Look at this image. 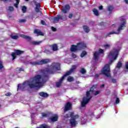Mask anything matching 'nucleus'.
I'll use <instances>...</instances> for the list:
<instances>
[{"label": "nucleus", "mask_w": 128, "mask_h": 128, "mask_svg": "<svg viewBox=\"0 0 128 128\" xmlns=\"http://www.w3.org/2000/svg\"><path fill=\"white\" fill-rule=\"evenodd\" d=\"M60 70V63H53L48 68L40 70V74H42V75L38 74L32 76L30 78V80H44V78H46L48 74H56V70Z\"/></svg>", "instance_id": "f257e3e1"}, {"label": "nucleus", "mask_w": 128, "mask_h": 128, "mask_svg": "<svg viewBox=\"0 0 128 128\" xmlns=\"http://www.w3.org/2000/svg\"><path fill=\"white\" fill-rule=\"evenodd\" d=\"M120 50V48L118 49H114L109 53L108 56V59L110 60L109 64H106L101 70L102 74L107 78H110V66L114 62V60H116Z\"/></svg>", "instance_id": "f03ea898"}, {"label": "nucleus", "mask_w": 128, "mask_h": 128, "mask_svg": "<svg viewBox=\"0 0 128 128\" xmlns=\"http://www.w3.org/2000/svg\"><path fill=\"white\" fill-rule=\"evenodd\" d=\"M118 20H120L119 28H118V24H112L111 28L114 30L108 33V36H110V34H120V31L124 28L126 24V20L124 18V16L119 18ZM116 30H117L116 31Z\"/></svg>", "instance_id": "7ed1b4c3"}, {"label": "nucleus", "mask_w": 128, "mask_h": 128, "mask_svg": "<svg viewBox=\"0 0 128 128\" xmlns=\"http://www.w3.org/2000/svg\"><path fill=\"white\" fill-rule=\"evenodd\" d=\"M45 82H46V80H28L23 83V86H27L30 88H34L36 90H38Z\"/></svg>", "instance_id": "20e7f679"}, {"label": "nucleus", "mask_w": 128, "mask_h": 128, "mask_svg": "<svg viewBox=\"0 0 128 128\" xmlns=\"http://www.w3.org/2000/svg\"><path fill=\"white\" fill-rule=\"evenodd\" d=\"M70 115L68 114H66L64 116V118H71L70 120V124H71L72 126H76L78 124V121H76V120H80V118L78 114L74 115V112H70Z\"/></svg>", "instance_id": "39448f33"}, {"label": "nucleus", "mask_w": 128, "mask_h": 128, "mask_svg": "<svg viewBox=\"0 0 128 128\" xmlns=\"http://www.w3.org/2000/svg\"><path fill=\"white\" fill-rule=\"evenodd\" d=\"M86 48V44L84 42H80L77 44V46L72 45L70 48L71 52H76V50H80Z\"/></svg>", "instance_id": "423d86ee"}, {"label": "nucleus", "mask_w": 128, "mask_h": 128, "mask_svg": "<svg viewBox=\"0 0 128 128\" xmlns=\"http://www.w3.org/2000/svg\"><path fill=\"white\" fill-rule=\"evenodd\" d=\"M104 50L102 49H99L98 51H96L94 53L93 60L98 62L100 58L104 56Z\"/></svg>", "instance_id": "0eeeda50"}, {"label": "nucleus", "mask_w": 128, "mask_h": 128, "mask_svg": "<svg viewBox=\"0 0 128 128\" xmlns=\"http://www.w3.org/2000/svg\"><path fill=\"white\" fill-rule=\"evenodd\" d=\"M76 66H73L71 69L69 71L67 72L61 78L60 80H66L68 76H70V74H72V73L74 72V70H76Z\"/></svg>", "instance_id": "6e6552de"}, {"label": "nucleus", "mask_w": 128, "mask_h": 128, "mask_svg": "<svg viewBox=\"0 0 128 128\" xmlns=\"http://www.w3.org/2000/svg\"><path fill=\"white\" fill-rule=\"evenodd\" d=\"M48 62H50L49 59L42 60L40 61L31 62V64H32V66H39L42 64H48Z\"/></svg>", "instance_id": "1a4fd4ad"}, {"label": "nucleus", "mask_w": 128, "mask_h": 128, "mask_svg": "<svg viewBox=\"0 0 128 128\" xmlns=\"http://www.w3.org/2000/svg\"><path fill=\"white\" fill-rule=\"evenodd\" d=\"M92 97L90 96V98H89L84 97L82 98V102H81V107L84 108V106H86V104L90 102V100H92Z\"/></svg>", "instance_id": "9d476101"}, {"label": "nucleus", "mask_w": 128, "mask_h": 128, "mask_svg": "<svg viewBox=\"0 0 128 128\" xmlns=\"http://www.w3.org/2000/svg\"><path fill=\"white\" fill-rule=\"evenodd\" d=\"M72 104L70 102H66V104L64 106V112L66 113V112L68 110H72Z\"/></svg>", "instance_id": "9b49d317"}, {"label": "nucleus", "mask_w": 128, "mask_h": 128, "mask_svg": "<svg viewBox=\"0 0 128 128\" xmlns=\"http://www.w3.org/2000/svg\"><path fill=\"white\" fill-rule=\"evenodd\" d=\"M24 51H22L20 50H15L14 52H12L11 54V56L12 58V60H14L16 58V56H20V54H24Z\"/></svg>", "instance_id": "f8f14e48"}, {"label": "nucleus", "mask_w": 128, "mask_h": 128, "mask_svg": "<svg viewBox=\"0 0 128 128\" xmlns=\"http://www.w3.org/2000/svg\"><path fill=\"white\" fill-rule=\"evenodd\" d=\"M70 5L66 4L64 6H62V12H63V14H66V12H70Z\"/></svg>", "instance_id": "ddd939ff"}, {"label": "nucleus", "mask_w": 128, "mask_h": 128, "mask_svg": "<svg viewBox=\"0 0 128 128\" xmlns=\"http://www.w3.org/2000/svg\"><path fill=\"white\" fill-rule=\"evenodd\" d=\"M60 20H62V16L60 15H58L56 17L53 18L52 19V20L53 22L56 23V22H58Z\"/></svg>", "instance_id": "4468645a"}, {"label": "nucleus", "mask_w": 128, "mask_h": 128, "mask_svg": "<svg viewBox=\"0 0 128 128\" xmlns=\"http://www.w3.org/2000/svg\"><path fill=\"white\" fill-rule=\"evenodd\" d=\"M50 120L51 122H58V114H56L54 116L50 118Z\"/></svg>", "instance_id": "2eb2a0df"}, {"label": "nucleus", "mask_w": 128, "mask_h": 128, "mask_svg": "<svg viewBox=\"0 0 128 128\" xmlns=\"http://www.w3.org/2000/svg\"><path fill=\"white\" fill-rule=\"evenodd\" d=\"M42 118H48V116H51L53 115L52 113L50 112H48L46 114L45 112H42Z\"/></svg>", "instance_id": "dca6fc26"}, {"label": "nucleus", "mask_w": 128, "mask_h": 128, "mask_svg": "<svg viewBox=\"0 0 128 128\" xmlns=\"http://www.w3.org/2000/svg\"><path fill=\"white\" fill-rule=\"evenodd\" d=\"M34 34H36L37 36H44V33L38 29H36L34 30Z\"/></svg>", "instance_id": "f3484780"}, {"label": "nucleus", "mask_w": 128, "mask_h": 128, "mask_svg": "<svg viewBox=\"0 0 128 128\" xmlns=\"http://www.w3.org/2000/svg\"><path fill=\"white\" fill-rule=\"evenodd\" d=\"M38 94L40 96H42V98H48V94L44 92H40L38 93Z\"/></svg>", "instance_id": "a211bd4d"}, {"label": "nucleus", "mask_w": 128, "mask_h": 128, "mask_svg": "<svg viewBox=\"0 0 128 128\" xmlns=\"http://www.w3.org/2000/svg\"><path fill=\"white\" fill-rule=\"evenodd\" d=\"M63 82V80H59L58 82H56V88H60Z\"/></svg>", "instance_id": "6ab92c4d"}, {"label": "nucleus", "mask_w": 128, "mask_h": 128, "mask_svg": "<svg viewBox=\"0 0 128 128\" xmlns=\"http://www.w3.org/2000/svg\"><path fill=\"white\" fill-rule=\"evenodd\" d=\"M98 88V84H94L90 88V92H94L95 90H96Z\"/></svg>", "instance_id": "aec40b11"}, {"label": "nucleus", "mask_w": 128, "mask_h": 128, "mask_svg": "<svg viewBox=\"0 0 128 128\" xmlns=\"http://www.w3.org/2000/svg\"><path fill=\"white\" fill-rule=\"evenodd\" d=\"M80 72L82 74H86V70L84 68H81L80 70Z\"/></svg>", "instance_id": "412c9836"}, {"label": "nucleus", "mask_w": 128, "mask_h": 128, "mask_svg": "<svg viewBox=\"0 0 128 128\" xmlns=\"http://www.w3.org/2000/svg\"><path fill=\"white\" fill-rule=\"evenodd\" d=\"M36 128H50V127L46 124H40L39 127H37Z\"/></svg>", "instance_id": "4be33fe9"}, {"label": "nucleus", "mask_w": 128, "mask_h": 128, "mask_svg": "<svg viewBox=\"0 0 128 128\" xmlns=\"http://www.w3.org/2000/svg\"><path fill=\"white\" fill-rule=\"evenodd\" d=\"M31 44L34 46H38L40 44H42V41L36 42V41H32L30 42Z\"/></svg>", "instance_id": "5701e85b"}, {"label": "nucleus", "mask_w": 128, "mask_h": 128, "mask_svg": "<svg viewBox=\"0 0 128 128\" xmlns=\"http://www.w3.org/2000/svg\"><path fill=\"white\" fill-rule=\"evenodd\" d=\"M22 38H25V40H32V38L30 36H26L24 34H22L21 36Z\"/></svg>", "instance_id": "b1692460"}, {"label": "nucleus", "mask_w": 128, "mask_h": 128, "mask_svg": "<svg viewBox=\"0 0 128 128\" xmlns=\"http://www.w3.org/2000/svg\"><path fill=\"white\" fill-rule=\"evenodd\" d=\"M83 30L85 32H90V28L86 26H83Z\"/></svg>", "instance_id": "393cba45"}, {"label": "nucleus", "mask_w": 128, "mask_h": 128, "mask_svg": "<svg viewBox=\"0 0 128 128\" xmlns=\"http://www.w3.org/2000/svg\"><path fill=\"white\" fill-rule=\"evenodd\" d=\"M92 12L95 16H100V13L98 12V10L94 8L93 9Z\"/></svg>", "instance_id": "a878e982"}, {"label": "nucleus", "mask_w": 128, "mask_h": 128, "mask_svg": "<svg viewBox=\"0 0 128 128\" xmlns=\"http://www.w3.org/2000/svg\"><path fill=\"white\" fill-rule=\"evenodd\" d=\"M52 50L54 52H56L58 50V46L56 44H54L52 46Z\"/></svg>", "instance_id": "bb28decb"}, {"label": "nucleus", "mask_w": 128, "mask_h": 128, "mask_svg": "<svg viewBox=\"0 0 128 128\" xmlns=\"http://www.w3.org/2000/svg\"><path fill=\"white\" fill-rule=\"evenodd\" d=\"M16 72H17V74H19V72H24V69L22 68H16Z\"/></svg>", "instance_id": "cd10ccee"}, {"label": "nucleus", "mask_w": 128, "mask_h": 128, "mask_svg": "<svg viewBox=\"0 0 128 128\" xmlns=\"http://www.w3.org/2000/svg\"><path fill=\"white\" fill-rule=\"evenodd\" d=\"M103 46L104 48H110V43H106Z\"/></svg>", "instance_id": "c85d7f7f"}, {"label": "nucleus", "mask_w": 128, "mask_h": 128, "mask_svg": "<svg viewBox=\"0 0 128 128\" xmlns=\"http://www.w3.org/2000/svg\"><path fill=\"white\" fill-rule=\"evenodd\" d=\"M113 10H114V6H109L108 8V10L110 12V14H112V12Z\"/></svg>", "instance_id": "c756f323"}, {"label": "nucleus", "mask_w": 128, "mask_h": 128, "mask_svg": "<svg viewBox=\"0 0 128 128\" xmlns=\"http://www.w3.org/2000/svg\"><path fill=\"white\" fill-rule=\"evenodd\" d=\"M11 38H12L13 40H16V39L18 38V36H16V35L12 34L11 35Z\"/></svg>", "instance_id": "7c9ffc66"}, {"label": "nucleus", "mask_w": 128, "mask_h": 128, "mask_svg": "<svg viewBox=\"0 0 128 128\" xmlns=\"http://www.w3.org/2000/svg\"><path fill=\"white\" fill-rule=\"evenodd\" d=\"M90 90L89 91H87L86 92V98H88L90 97Z\"/></svg>", "instance_id": "2f4dec72"}, {"label": "nucleus", "mask_w": 128, "mask_h": 128, "mask_svg": "<svg viewBox=\"0 0 128 128\" xmlns=\"http://www.w3.org/2000/svg\"><path fill=\"white\" fill-rule=\"evenodd\" d=\"M122 66V62H119L117 64L116 68H120Z\"/></svg>", "instance_id": "473e14b6"}, {"label": "nucleus", "mask_w": 128, "mask_h": 128, "mask_svg": "<svg viewBox=\"0 0 128 128\" xmlns=\"http://www.w3.org/2000/svg\"><path fill=\"white\" fill-rule=\"evenodd\" d=\"M2 68H4V66L2 65V62L0 60V72L2 70Z\"/></svg>", "instance_id": "72a5a7b5"}, {"label": "nucleus", "mask_w": 128, "mask_h": 128, "mask_svg": "<svg viewBox=\"0 0 128 128\" xmlns=\"http://www.w3.org/2000/svg\"><path fill=\"white\" fill-rule=\"evenodd\" d=\"M16 4H14V6H15V8H18V4H20V0H16Z\"/></svg>", "instance_id": "f704fd0d"}, {"label": "nucleus", "mask_w": 128, "mask_h": 128, "mask_svg": "<svg viewBox=\"0 0 128 128\" xmlns=\"http://www.w3.org/2000/svg\"><path fill=\"white\" fill-rule=\"evenodd\" d=\"M86 54V52L83 51L80 55L81 58H84Z\"/></svg>", "instance_id": "c9c22d12"}, {"label": "nucleus", "mask_w": 128, "mask_h": 128, "mask_svg": "<svg viewBox=\"0 0 128 128\" xmlns=\"http://www.w3.org/2000/svg\"><path fill=\"white\" fill-rule=\"evenodd\" d=\"M22 12L24 14L26 12V6H23L22 8Z\"/></svg>", "instance_id": "e433bc0d"}, {"label": "nucleus", "mask_w": 128, "mask_h": 128, "mask_svg": "<svg viewBox=\"0 0 128 128\" xmlns=\"http://www.w3.org/2000/svg\"><path fill=\"white\" fill-rule=\"evenodd\" d=\"M74 80V77L71 76H69L67 78V80Z\"/></svg>", "instance_id": "4c0bfd02"}, {"label": "nucleus", "mask_w": 128, "mask_h": 128, "mask_svg": "<svg viewBox=\"0 0 128 128\" xmlns=\"http://www.w3.org/2000/svg\"><path fill=\"white\" fill-rule=\"evenodd\" d=\"M100 94V92L99 90H96L95 92L94 96H98V94Z\"/></svg>", "instance_id": "58836bf2"}, {"label": "nucleus", "mask_w": 128, "mask_h": 128, "mask_svg": "<svg viewBox=\"0 0 128 128\" xmlns=\"http://www.w3.org/2000/svg\"><path fill=\"white\" fill-rule=\"evenodd\" d=\"M44 52H45V54H50V51L48 50H44Z\"/></svg>", "instance_id": "ea45409f"}, {"label": "nucleus", "mask_w": 128, "mask_h": 128, "mask_svg": "<svg viewBox=\"0 0 128 128\" xmlns=\"http://www.w3.org/2000/svg\"><path fill=\"white\" fill-rule=\"evenodd\" d=\"M125 67H126V71L128 72V62H126Z\"/></svg>", "instance_id": "a19ab883"}, {"label": "nucleus", "mask_w": 128, "mask_h": 128, "mask_svg": "<svg viewBox=\"0 0 128 128\" xmlns=\"http://www.w3.org/2000/svg\"><path fill=\"white\" fill-rule=\"evenodd\" d=\"M120 103V98H116V104H119Z\"/></svg>", "instance_id": "79ce46f5"}, {"label": "nucleus", "mask_w": 128, "mask_h": 128, "mask_svg": "<svg viewBox=\"0 0 128 128\" xmlns=\"http://www.w3.org/2000/svg\"><path fill=\"white\" fill-rule=\"evenodd\" d=\"M5 96H12V94H10V92H8L5 94Z\"/></svg>", "instance_id": "37998d69"}, {"label": "nucleus", "mask_w": 128, "mask_h": 128, "mask_svg": "<svg viewBox=\"0 0 128 128\" xmlns=\"http://www.w3.org/2000/svg\"><path fill=\"white\" fill-rule=\"evenodd\" d=\"M20 22H26V20L24 19H21L19 20Z\"/></svg>", "instance_id": "c03bdc74"}, {"label": "nucleus", "mask_w": 128, "mask_h": 128, "mask_svg": "<svg viewBox=\"0 0 128 128\" xmlns=\"http://www.w3.org/2000/svg\"><path fill=\"white\" fill-rule=\"evenodd\" d=\"M9 10L10 12H12V10H14V7L13 6H10L9 7Z\"/></svg>", "instance_id": "a18cd8bd"}, {"label": "nucleus", "mask_w": 128, "mask_h": 128, "mask_svg": "<svg viewBox=\"0 0 128 128\" xmlns=\"http://www.w3.org/2000/svg\"><path fill=\"white\" fill-rule=\"evenodd\" d=\"M72 16H73L72 14H70L68 16L69 18H72Z\"/></svg>", "instance_id": "49530a36"}, {"label": "nucleus", "mask_w": 128, "mask_h": 128, "mask_svg": "<svg viewBox=\"0 0 128 128\" xmlns=\"http://www.w3.org/2000/svg\"><path fill=\"white\" fill-rule=\"evenodd\" d=\"M52 30L53 32H56V28H54V27H52Z\"/></svg>", "instance_id": "de8ad7c7"}, {"label": "nucleus", "mask_w": 128, "mask_h": 128, "mask_svg": "<svg viewBox=\"0 0 128 128\" xmlns=\"http://www.w3.org/2000/svg\"><path fill=\"white\" fill-rule=\"evenodd\" d=\"M100 26H106V23H104V22H102V23L100 24Z\"/></svg>", "instance_id": "09e8293b"}, {"label": "nucleus", "mask_w": 128, "mask_h": 128, "mask_svg": "<svg viewBox=\"0 0 128 128\" xmlns=\"http://www.w3.org/2000/svg\"><path fill=\"white\" fill-rule=\"evenodd\" d=\"M72 57L74 58H76V56L75 54H72Z\"/></svg>", "instance_id": "8fccbe9b"}, {"label": "nucleus", "mask_w": 128, "mask_h": 128, "mask_svg": "<svg viewBox=\"0 0 128 128\" xmlns=\"http://www.w3.org/2000/svg\"><path fill=\"white\" fill-rule=\"evenodd\" d=\"M41 24H43V25L46 24V22L44 21V20H41Z\"/></svg>", "instance_id": "3c124183"}, {"label": "nucleus", "mask_w": 128, "mask_h": 128, "mask_svg": "<svg viewBox=\"0 0 128 128\" xmlns=\"http://www.w3.org/2000/svg\"><path fill=\"white\" fill-rule=\"evenodd\" d=\"M36 12H40L39 8H36Z\"/></svg>", "instance_id": "603ef678"}, {"label": "nucleus", "mask_w": 128, "mask_h": 128, "mask_svg": "<svg viewBox=\"0 0 128 128\" xmlns=\"http://www.w3.org/2000/svg\"><path fill=\"white\" fill-rule=\"evenodd\" d=\"M98 76H100L99 74H95V78H98Z\"/></svg>", "instance_id": "864d4df0"}, {"label": "nucleus", "mask_w": 128, "mask_h": 128, "mask_svg": "<svg viewBox=\"0 0 128 128\" xmlns=\"http://www.w3.org/2000/svg\"><path fill=\"white\" fill-rule=\"evenodd\" d=\"M99 10H102V6H99Z\"/></svg>", "instance_id": "5fc2aeb1"}, {"label": "nucleus", "mask_w": 128, "mask_h": 128, "mask_svg": "<svg viewBox=\"0 0 128 128\" xmlns=\"http://www.w3.org/2000/svg\"><path fill=\"white\" fill-rule=\"evenodd\" d=\"M36 8H40V4H38L36 5Z\"/></svg>", "instance_id": "6e6d98bb"}, {"label": "nucleus", "mask_w": 128, "mask_h": 128, "mask_svg": "<svg viewBox=\"0 0 128 128\" xmlns=\"http://www.w3.org/2000/svg\"><path fill=\"white\" fill-rule=\"evenodd\" d=\"M100 88H104V84H102L101 85Z\"/></svg>", "instance_id": "4d7b16f0"}, {"label": "nucleus", "mask_w": 128, "mask_h": 128, "mask_svg": "<svg viewBox=\"0 0 128 128\" xmlns=\"http://www.w3.org/2000/svg\"><path fill=\"white\" fill-rule=\"evenodd\" d=\"M20 84H18V88H20Z\"/></svg>", "instance_id": "13d9d810"}, {"label": "nucleus", "mask_w": 128, "mask_h": 128, "mask_svg": "<svg viewBox=\"0 0 128 128\" xmlns=\"http://www.w3.org/2000/svg\"><path fill=\"white\" fill-rule=\"evenodd\" d=\"M125 2L126 4H128V0H125Z\"/></svg>", "instance_id": "bf43d9fd"}, {"label": "nucleus", "mask_w": 128, "mask_h": 128, "mask_svg": "<svg viewBox=\"0 0 128 128\" xmlns=\"http://www.w3.org/2000/svg\"><path fill=\"white\" fill-rule=\"evenodd\" d=\"M8 18H12V16H8Z\"/></svg>", "instance_id": "052dcab7"}, {"label": "nucleus", "mask_w": 128, "mask_h": 128, "mask_svg": "<svg viewBox=\"0 0 128 128\" xmlns=\"http://www.w3.org/2000/svg\"><path fill=\"white\" fill-rule=\"evenodd\" d=\"M116 82V80H112V82L115 83Z\"/></svg>", "instance_id": "680f3d73"}, {"label": "nucleus", "mask_w": 128, "mask_h": 128, "mask_svg": "<svg viewBox=\"0 0 128 128\" xmlns=\"http://www.w3.org/2000/svg\"><path fill=\"white\" fill-rule=\"evenodd\" d=\"M76 82V84H80V81H77Z\"/></svg>", "instance_id": "e2e57ef3"}, {"label": "nucleus", "mask_w": 128, "mask_h": 128, "mask_svg": "<svg viewBox=\"0 0 128 128\" xmlns=\"http://www.w3.org/2000/svg\"><path fill=\"white\" fill-rule=\"evenodd\" d=\"M2 0V2H6V0Z\"/></svg>", "instance_id": "0e129e2a"}, {"label": "nucleus", "mask_w": 128, "mask_h": 128, "mask_svg": "<svg viewBox=\"0 0 128 128\" xmlns=\"http://www.w3.org/2000/svg\"><path fill=\"white\" fill-rule=\"evenodd\" d=\"M92 70H94V68H92Z\"/></svg>", "instance_id": "69168bd1"}, {"label": "nucleus", "mask_w": 128, "mask_h": 128, "mask_svg": "<svg viewBox=\"0 0 128 128\" xmlns=\"http://www.w3.org/2000/svg\"><path fill=\"white\" fill-rule=\"evenodd\" d=\"M40 14H42V12H39Z\"/></svg>", "instance_id": "338daca9"}, {"label": "nucleus", "mask_w": 128, "mask_h": 128, "mask_svg": "<svg viewBox=\"0 0 128 128\" xmlns=\"http://www.w3.org/2000/svg\"><path fill=\"white\" fill-rule=\"evenodd\" d=\"M68 82H72V80H68Z\"/></svg>", "instance_id": "774afa93"}]
</instances>
